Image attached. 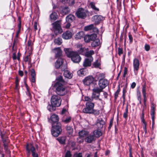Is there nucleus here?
I'll return each instance as SVG.
<instances>
[{
	"instance_id": "nucleus-18",
	"label": "nucleus",
	"mask_w": 157,
	"mask_h": 157,
	"mask_svg": "<svg viewBox=\"0 0 157 157\" xmlns=\"http://www.w3.org/2000/svg\"><path fill=\"white\" fill-rule=\"evenodd\" d=\"M133 65L134 71H137L139 68L140 63L138 59L136 58L134 59L133 62Z\"/></svg>"
},
{
	"instance_id": "nucleus-20",
	"label": "nucleus",
	"mask_w": 157,
	"mask_h": 157,
	"mask_svg": "<svg viewBox=\"0 0 157 157\" xmlns=\"http://www.w3.org/2000/svg\"><path fill=\"white\" fill-rule=\"evenodd\" d=\"M75 16L72 14H70L67 16L66 18V22H72L75 20Z\"/></svg>"
},
{
	"instance_id": "nucleus-1",
	"label": "nucleus",
	"mask_w": 157,
	"mask_h": 157,
	"mask_svg": "<svg viewBox=\"0 0 157 157\" xmlns=\"http://www.w3.org/2000/svg\"><path fill=\"white\" fill-rule=\"evenodd\" d=\"M56 80L57 82L54 86V87L56 89V92L59 95L63 96L65 95L67 92L65 88L63 86L65 81L62 77L60 75L57 78Z\"/></svg>"
},
{
	"instance_id": "nucleus-21",
	"label": "nucleus",
	"mask_w": 157,
	"mask_h": 157,
	"mask_svg": "<svg viewBox=\"0 0 157 157\" xmlns=\"http://www.w3.org/2000/svg\"><path fill=\"white\" fill-rule=\"evenodd\" d=\"M51 121L52 122V124H56L57 123H58V122L59 121V118L57 115L54 114L52 115L51 117Z\"/></svg>"
},
{
	"instance_id": "nucleus-53",
	"label": "nucleus",
	"mask_w": 157,
	"mask_h": 157,
	"mask_svg": "<svg viewBox=\"0 0 157 157\" xmlns=\"http://www.w3.org/2000/svg\"><path fill=\"white\" fill-rule=\"evenodd\" d=\"M85 56L87 57L86 58L87 59H90V57L93 58L92 56L90 55V54L89 53V52H86L85 53Z\"/></svg>"
},
{
	"instance_id": "nucleus-46",
	"label": "nucleus",
	"mask_w": 157,
	"mask_h": 157,
	"mask_svg": "<svg viewBox=\"0 0 157 157\" xmlns=\"http://www.w3.org/2000/svg\"><path fill=\"white\" fill-rule=\"evenodd\" d=\"M24 61L25 62H28L29 63H30V57L29 56H27L24 59Z\"/></svg>"
},
{
	"instance_id": "nucleus-19",
	"label": "nucleus",
	"mask_w": 157,
	"mask_h": 157,
	"mask_svg": "<svg viewBox=\"0 0 157 157\" xmlns=\"http://www.w3.org/2000/svg\"><path fill=\"white\" fill-rule=\"evenodd\" d=\"M63 63V60L61 58H59L55 63V67L57 69H58L61 66Z\"/></svg>"
},
{
	"instance_id": "nucleus-17",
	"label": "nucleus",
	"mask_w": 157,
	"mask_h": 157,
	"mask_svg": "<svg viewBox=\"0 0 157 157\" xmlns=\"http://www.w3.org/2000/svg\"><path fill=\"white\" fill-rule=\"evenodd\" d=\"M72 36V33L70 31H67L63 34L62 37L65 39L67 40L70 39Z\"/></svg>"
},
{
	"instance_id": "nucleus-41",
	"label": "nucleus",
	"mask_w": 157,
	"mask_h": 157,
	"mask_svg": "<svg viewBox=\"0 0 157 157\" xmlns=\"http://www.w3.org/2000/svg\"><path fill=\"white\" fill-rule=\"evenodd\" d=\"M91 114H94L95 116H98L99 114V111L98 110H95L94 109V108L93 109V110L91 112Z\"/></svg>"
},
{
	"instance_id": "nucleus-26",
	"label": "nucleus",
	"mask_w": 157,
	"mask_h": 157,
	"mask_svg": "<svg viewBox=\"0 0 157 157\" xmlns=\"http://www.w3.org/2000/svg\"><path fill=\"white\" fill-rule=\"evenodd\" d=\"M58 17V15L56 13L53 12L50 15V18L51 20L55 21L56 20Z\"/></svg>"
},
{
	"instance_id": "nucleus-36",
	"label": "nucleus",
	"mask_w": 157,
	"mask_h": 157,
	"mask_svg": "<svg viewBox=\"0 0 157 157\" xmlns=\"http://www.w3.org/2000/svg\"><path fill=\"white\" fill-rule=\"evenodd\" d=\"M94 25L93 24H91L88 26H86L84 27V30L85 31H87L93 29L94 28Z\"/></svg>"
},
{
	"instance_id": "nucleus-64",
	"label": "nucleus",
	"mask_w": 157,
	"mask_h": 157,
	"mask_svg": "<svg viewBox=\"0 0 157 157\" xmlns=\"http://www.w3.org/2000/svg\"><path fill=\"white\" fill-rule=\"evenodd\" d=\"M70 22H67V24L65 25V27L67 28H68L70 27Z\"/></svg>"
},
{
	"instance_id": "nucleus-35",
	"label": "nucleus",
	"mask_w": 157,
	"mask_h": 157,
	"mask_svg": "<svg viewBox=\"0 0 157 157\" xmlns=\"http://www.w3.org/2000/svg\"><path fill=\"white\" fill-rule=\"evenodd\" d=\"M94 136H95L96 137H98L102 135L101 132L98 130H95L94 132Z\"/></svg>"
},
{
	"instance_id": "nucleus-29",
	"label": "nucleus",
	"mask_w": 157,
	"mask_h": 157,
	"mask_svg": "<svg viewBox=\"0 0 157 157\" xmlns=\"http://www.w3.org/2000/svg\"><path fill=\"white\" fill-rule=\"evenodd\" d=\"M63 75L65 77L69 79L71 78L72 77V74L67 70L64 71Z\"/></svg>"
},
{
	"instance_id": "nucleus-37",
	"label": "nucleus",
	"mask_w": 157,
	"mask_h": 157,
	"mask_svg": "<svg viewBox=\"0 0 157 157\" xmlns=\"http://www.w3.org/2000/svg\"><path fill=\"white\" fill-rule=\"evenodd\" d=\"M66 130L69 134H71L73 132V129L70 126H67L66 128Z\"/></svg>"
},
{
	"instance_id": "nucleus-45",
	"label": "nucleus",
	"mask_w": 157,
	"mask_h": 157,
	"mask_svg": "<svg viewBox=\"0 0 157 157\" xmlns=\"http://www.w3.org/2000/svg\"><path fill=\"white\" fill-rule=\"evenodd\" d=\"M77 73L79 76H81L84 75V72L83 71V69H81L77 72Z\"/></svg>"
},
{
	"instance_id": "nucleus-32",
	"label": "nucleus",
	"mask_w": 157,
	"mask_h": 157,
	"mask_svg": "<svg viewBox=\"0 0 157 157\" xmlns=\"http://www.w3.org/2000/svg\"><path fill=\"white\" fill-rule=\"evenodd\" d=\"M60 143L62 144H65V143L66 137H59L57 139Z\"/></svg>"
},
{
	"instance_id": "nucleus-43",
	"label": "nucleus",
	"mask_w": 157,
	"mask_h": 157,
	"mask_svg": "<svg viewBox=\"0 0 157 157\" xmlns=\"http://www.w3.org/2000/svg\"><path fill=\"white\" fill-rule=\"evenodd\" d=\"M120 86L119 85L118 86V89L115 94V99L117 98L118 95L119 93V92H120Z\"/></svg>"
},
{
	"instance_id": "nucleus-58",
	"label": "nucleus",
	"mask_w": 157,
	"mask_h": 157,
	"mask_svg": "<svg viewBox=\"0 0 157 157\" xmlns=\"http://www.w3.org/2000/svg\"><path fill=\"white\" fill-rule=\"evenodd\" d=\"M137 95L138 97V100H140L141 99V95H140V92L139 91H137Z\"/></svg>"
},
{
	"instance_id": "nucleus-47",
	"label": "nucleus",
	"mask_w": 157,
	"mask_h": 157,
	"mask_svg": "<svg viewBox=\"0 0 157 157\" xmlns=\"http://www.w3.org/2000/svg\"><path fill=\"white\" fill-rule=\"evenodd\" d=\"M3 146L4 147V149L5 150L6 152L8 154H10V151L8 149V145H6L5 144H3Z\"/></svg>"
},
{
	"instance_id": "nucleus-62",
	"label": "nucleus",
	"mask_w": 157,
	"mask_h": 157,
	"mask_svg": "<svg viewBox=\"0 0 157 157\" xmlns=\"http://www.w3.org/2000/svg\"><path fill=\"white\" fill-rule=\"evenodd\" d=\"M92 29H93V31L95 33H98V29L97 28L94 27V28H93Z\"/></svg>"
},
{
	"instance_id": "nucleus-42",
	"label": "nucleus",
	"mask_w": 157,
	"mask_h": 157,
	"mask_svg": "<svg viewBox=\"0 0 157 157\" xmlns=\"http://www.w3.org/2000/svg\"><path fill=\"white\" fill-rule=\"evenodd\" d=\"M84 99L85 101H87V102H91L93 101V99L92 97L91 98H90L88 96H86L84 98Z\"/></svg>"
},
{
	"instance_id": "nucleus-24",
	"label": "nucleus",
	"mask_w": 157,
	"mask_h": 157,
	"mask_svg": "<svg viewBox=\"0 0 157 157\" xmlns=\"http://www.w3.org/2000/svg\"><path fill=\"white\" fill-rule=\"evenodd\" d=\"M35 72L33 69H32L31 71V78L30 81L31 82L34 83L35 82Z\"/></svg>"
},
{
	"instance_id": "nucleus-34",
	"label": "nucleus",
	"mask_w": 157,
	"mask_h": 157,
	"mask_svg": "<svg viewBox=\"0 0 157 157\" xmlns=\"http://www.w3.org/2000/svg\"><path fill=\"white\" fill-rule=\"evenodd\" d=\"M56 107L51 104V105H49L48 106L47 108L49 111L52 112L56 109Z\"/></svg>"
},
{
	"instance_id": "nucleus-11",
	"label": "nucleus",
	"mask_w": 157,
	"mask_h": 157,
	"mask_svg": "<svg viewBox=\"0 0 157 157\" xmlns=\"http://www.w3.org/2000/svg\"><path fill=\"white\" fill-rule=\"evenodd\" d=\"M92 19L95 25H97L101 21H103L104 19V17L101 15H96L92 17Z\"/></svg>"
},
{
	"instance_id": "nucleus-5",
	"label": "nucleus",
	"mask_w": 157,
	"mask_h": 157,
	"mask_svg": "<svg viewBox=\"0 0 157 157\" xmlns=\"http://www.w3.org/2000/svg\"><path fill=\"white\" fill-rule=\"evenodd\" d=\"M51 104L55 106L59 107L61 104L60 97L56 95H53L51 98Z\"/></svg>"
},
{
	"instance_id": "nucleus-25",
	"label": "nucleus",
	"mask_w": 157,
	"mask_h": 157,
	"mask_svg": "<svg viewBox=\"0 0 157 157\" xmlns=\"http://www.w3.org/2000/svg\"><path fill=\"white\" fill-rule=\"evenodd\" d=\"M100 44V40L99 39H95L93 40L91 44V46L92 47H95L99 45Z\"/></svg>"
},
{
	"instance_id": "nucleus-4",
	"label": "nucleus",
	"mask_w": 157,
	"mask_h": 157,
	"mask_svg": "<svg viewBox=\"0 0 157 157\" xmlns=\"http://www.w3.org/2000/svg\"><path fill=\"white\" fill-rule=\"evenodd\" d=\"M55 34L57 35L61 33L63 31L61 26V21H56L52 24Z\"/></svg>"
},
{
	"instance_id": "nucleus-15",
	"label": "nucleus",
	"mask_w": 157,
	"mask_h": 157,
	"mask_svg": "<svg viewBox=\"0 0 157 157\" xmlns=\"http://www.w3.org/2000/svg\"><path fill=\"white\" fill-rule=\"evenodd\" d=\"M93 59L90 57V59L86 58L83 63V66L85 67L90 66L91 62L93 61Z\"/></svg>"
},
{
	"instance_id": "nucleus-49",
	"label": "nucleus",
	"mask_w": 157,
	"mask_h": 157,
	"mask_svg": "<svg viewBox=\"0 0 157 157\" xmlns=\"http://www.w3.org/2000/svg\"><path fill=\"white\" fill-rule=\"evenodd\" d=\"M25 86L26 88L27 91L26 92V94L28 95L30 98L31 97V95L30 93L29 89L28 86L27 85H25Z\"/></svg>"
},
{
	"instance_id": "nucleus-48",
	"label": "nucleus",
	"mask_w": 157,
	"mask_h": 157,
	"mask_svg": "<svg viewBox=\"0 0 157 157\" xmlns=\"http://www.w3.org/2000/svg\"><path fill=\"white\" fill-rule=\"evenodd\" d=\"M142 92L143 94V96L146 95V86L144 85L143 86Z\"/></svg>"
},
{
	"instance_id": "nucleus-16",
	"label": "nucleus",
	"mask_w": 157,
	"mask_h": 157,
	"mask_svg": "<svg viewBox=\"0 0 157 157\" xmlns=\"http://www.w3.org/2000/svg\"><path fill=\"white\" fill-rule=\"evenodd\" d=\"M52 51L56 54V57L58 58L62 55V51L60 48H56L52 50Z\"/></svg>"
},
{
	"instance_id": "nucleus-7",
	"label": "nucleus",
	"mask_w": 157,
	"mask_h": 157,
	"mask_svg": "<svg viewBox=\"0 0 157 157\" xmlns=\"http://www.w3.org/2000/svg\"><path fill=\"white\" fill-rule=\"evenodd\" d=\"M92 90L93 93L92 94L91 97L93 99H98L99 100L101 101V99L99 98L100 93L102 92L101 90L100 89H99L98 87H97L93 89Z\"/></svg>"
},
{
	"instance_id": "nucleus-2",
	"label": "nucleus",
	"mask_w": 157,
	"mask_h": 157,
	"mask_svg": "<svg viewBox=\"0 0 157 157\" xmlns=\"http://www.w3.org/2000/svg\"><path fill=\"white\" fill-rule=\"evenodd\" d=\"M64 50L67 56L70 58L73 62L78 63L80 61L81 58L77 52L71 51L68 48H64Z\"/></svg>"
},
{
	"instance_id": "nucleus-51",
	"label": "nucleus",
	"mask_w": 157,
	"mask_h": 157,
	"mask_svg": "<svg viewBox=\"0 0 157 157\" xmlns=\"http://www.w3.org/2000/svg\"><path fill=\"white\" fill-rule=\"evenodd\" d=\"M74 157H82V153H76L74 155Z\"/></svg>"
},
{
	"instance_id": "nucleus-12",
	"label": "nucleus",
	"mask_w": 157,
	"mask_h": 157,
	"mask_svg": "<svg viewBox=\"0 0 157 157\" xmlns=\"http://www.w3.org/2000/svg\"><path fill=\"white\" fill-rule=\"evenodd\" d=\"M94 79V78L92 76H89L85 78L83 80V82L84 85L89 86L93 83Z\"/></svg>"
},
{
	"instance_id": "nucleus-61",
	"label": "nucleus",
	"mask_w": 157,
	"mask_h": 157,
	"mask_svg": "<svg viewBox=\"0 0 157 157\" xmlns=\"http://www.w3.org/2000/svg\"><path fill=\"white\" fill-rule=\"evenodd\" d=\"M83 138L79 137V138H78V141L79 143H81L83 142Z\"/></svg>"
},
{
	"instance_id": "nucleus-40",
	"label": "nucleus",
	"mask_w": 157,
	"mask_h": 157,
	"mask_svg": "<svg viewBox=\"0 0 157 157\" xmlns=\"http://www.w3.org/2000/svg\"><path fill=\"white\" fill-rule=\"evenodd\" d=\"M128 106L127 105L126 107L125 112L123 114V117L125 118H126L128 117Z\"/></svg>"
},
{
	"instance_id": "nucleus-52",
	"label": "nucleus",
	"mask_w": 157,
	"mask_h": 157,
	"mask_svg": "<svg viewBox=\"0 0 157 157\" xmlns=\"http://www.w3.org/2000/svg\"><path fill=\"white\" fill-rule=\"evenodd\" d=\"M144 48L146 51H148L150 49V46L149 45L146 44L144 46Z\"/></svg>"
},
{
	"instance_id": "nucleus-55",
	"label": "nucleus",
	"mask_w": 157,
	"mask_h": 157,
	"mask_svg": "<svg viewBox=\"0 0 157 157\" xmlns=\"http://www.w3.org/2000/svg\"><path fill=\"white\" fill-rule=\"evenodd\" d=\"M18 19L19 20V24L18 25V28L19 31H20L21 27V21H20V17H18Z\"/></svg>"
},
{
	"instance_id": "nucleus-3",
	"label": "nucleus",
	"mask_w": 157,
	"mask_h": 157,
	"mask_svg": "<svg viewBox=\"0 0 157 157\" xmlns=\"http://www.w3.org/2000/svg\"><path fill=\"white\" fill-rule=\"evenodd\" d=\"M62 131V129L60 123H57L55 124H52L51 132L53 136L56 137L58 136L61 133Z\"/></svg>"
},
{
	"instance_id": "nucleus-28",
	"label": "nucleus",
	"mask_w": 157,
	"mask_h": 157,
	"mask_svg": "<svg viewBox=\"0 0 157 157\" xmlns=\"http://www.w3.org/2000/svg\"><path fill=\"white\" fill-rule=\"evenodd\" d=\"M90 6L92 8L93 10H94L96 12L95 13V14L97 13V12H98L99 11V9L96 7L95 6V3L94 2H91L90 3Z\"/></svg>"
},
{
	"instance_id": "nucleus-54",
	"label": "nucleus",
	"mask_w": 157,
	"mask_h": 157,
	"mask_svg": "<svg viewBox=\"0 0 157 157\" xmlns=\"http://www.w3.org/2000/svg\"><path fill=\"white\" fill-rule=\"evenodd\" d=\"M128 37L130 43H132L133 41V38L131 34L130 33L128 34Z\"/></svg>"
},
{
	"instance_id": "nucleus-8",
	"label": "nucleus",
	"mask_w": 157,
	"mask_h": 157,
	"mask_svg": "<svg viewBox=\"0 0 157 157\" xmlns=\"http://www.w3.org/2000/svg\"><path fill=\"white\" fill-rule=\"evenodd\" d=\"M26 149L28 151V154L29 155L31 151L32 153L33 157H39L38 154L36 152L35 148L33 146L32 143L27 144L26 146Z\"/></svg>"
},
{
	"instance_id": "nucleus-33",
	"label": "nucleus",
	"mask_w": 157,
	"mask_h": 157,
	"mask_svg": "<svg viewBox=\"0 0 157 157\" xmlns=\"http://www.w3.org/2000/svg\"><path fill=\"white\" fill-rule=\"evenodd\" d=\"M79 47L80 48V49L78 50V52L79 54H83L86 49L85 48H82V45H79Z\"/></svg>"
},
{
	"instance_id": "nucleus-44",
	"label": "nucleus",
	"mask_w": 157,
	"mask_h": 157,
	"mask_svg": "<svg viewBox=\"0 0 157 157\" xmlns=\"http://www.w3.org/2000/svg\"><path fill=\"white\" fill-rule=\"evenodd\" d=\"M71 121V118L70 117H67L65 119H63L62 121L66 123H67Z\"/></svg>"
},
{
	"instance_id": "nucleus-10",
	"label": "nucleus",
	"mask_w": 157,
	"mask_h": 157,
	"mask_svg": "<svg viewBox=\"0 0 157 157\" xmlns=\"http://www.w3.org/2000/svg\"><path fill=\"white\" fill-rule=\"evenodd\" d=\"M76 14L79 18L84 19L86 16L85 11L82 8H79L78 9L76 12Z\"/></svg>"
},
{
	"instance_id": "nucleus-38",
	"label": "nucleus",
	"mask_w": 157,
	"mask_h": 157,
	"mask_svg": "<svg viewBox=\"0 0 157 157\" xmlns=\"http://www.w3.org/2000/svg\"><path fill=\"white\" fill-rule=\"evenodd\" d=\"M100 62H99L98 60H97L94 63L93 66L95 68H98L100 66Z\"/></svg>"
},
{
	"instance_id": "nucleus-6",
	"label": "nucleus",
	"mask_w": 157,
	"mask_h": 157,
	"mask_svg": "<svg viewBox=\"0 0 157 157\" xmlns=\"http://www.w3.org/2000/svg\"><path fill=\"white\" fill-rule=\"evenodd\" d=\"M94 106V103L87 102L86 104V107L83 108L82 111L86 113L91 114Z\"/></svg>"
},
{
	"instance_id": "nucleus-50",
	"label": "nucleus",
	"mask_w": 157,
	"mask_h": 157,
	"mask_svg": "<svg viewBox=\"0 0 157 157\" xmlns=\"http://www.w3.org/2000/svg\"><path fill=\"white\" fill-rule=\"evenodd\" d=\"M72 155L69 151H67L66 152L65 157H71Z\"/></svg>"
},
{
	"instance_id": "nucleus-14",
	"label": "nucleus",
	"mask_w": 157,
	"mask_h": 157,
	"mask_svg": "<svg viewBox=\"0 0 157 157\" xmlns=\"http://www.w3.org/2000/svg\"><path fill=\"white\" fill-rule=\"evenodd\" d=\"M151 119L152 120V125L153 126L154 124V119L155 116L154 114L155 113V108L154 104L152 103L151 105Z\"/></svg>"
},
{
	"instance_id": "nucleus-30",
	"label": "nucleus",
	"mask_w": 157,
	"mask_h": 157,
	"mask_svg": "<svg viewBox=\"0 0 157 157\" xmlns=\"http://www.w3.org/2000/svg\"><path fill=\"white\" fill-rule=\"evenodd\" d=\"M84 36V33L82 31H80L78 33L75 35V38L77 39H81Z\"/></svg>"
},
{
	"instance_id": "nucleus-39",
	"label": "nucleus",
	"mask_w": 157,
	"mask_h": 157,
	"mask_svg": "<svg viewBox=\"0 0 157 157\" xmlns=\"http://www.w3.org/2000/svg\"><path fill=\"white\" fill-rule=\"evenodd\" d=\"M2 142L3 144H5L6 145H8L7 144L9 143V140H8L7 137H6L3 139H2Z\"/></svg>"
},
{
	"instance_id": "nucleus-22",
	"label": "nucleus",
	"mask_w": 157,
	"mask_h": 157,
	"mask_svg": "<svg viewBox=\"0 0 157 157\" xmlns=\"http://www.w3.org/2000/svg\"><path fill=\"white\" fill-rule=\"evenodd\" d=\"M98 121L96 124L98 128L99 129L102 128L105 124V121L102 119H99Z\"/></svg>"
},
{
	"instance_id": "nucleus-63",
	"label": "nucleus",
	"mask_w": 157,
	"mask_h": 157,
	"mask_svg": "<svg viewBox=\"0 0 157 157\" xmlns=\"http://www.w3.org/2000/svg\"><path fill=\"white\" fill-rule=\"evenodd\" d=\"M34 28L35 31H36V30H37V22L36 21H35L34 22Z\"/></svg>"
},
{
	"instance_id": "nucleus-57",
	"label": "nucleus",
	"mask_w": 157,
	"mask_h": 157,
	"mask_svg": "<svg viewBox=\"0 0 157 157\" xmlns=\"http://www.w3.org/2000/svg\"><path fill=\"white\" fill-rule=\"evenodd\" d=\"M127 69L126 67H125L124 70V73L123 77H125L127 73Z\"/></svg>"
},
{
	"instance_id": "nucleus-31",
	"label": "nucleus",
	"mask_w": 157,
	"mask_h": 157,
	"mask_svg": "<svg viewBox=\"0 0 157 157\" xmlns=\"http://www.w3.org/2000/svg\"><path fill=\"white\" fill-rule=\"evenodd\" d=\"M54 43L57 45H60L62 43V39L61 38L58 37L57 38L55 39L54 40Z\"/></svg>"
},
{
	"instance_id": "nucleus-27",
	"label": "nucleus",
	"mask_w": 157,
	"mask_h": 157,
	"mask_svg": "<svg viewBox=\"0 0 157 157\" xmlns=\"http://www.w3.org/2000/svg\"><path fill=\"white\" fill-rule=\"evenodd\" d=\"M78 134L80 137L83 138L88 135L89 132L85 130H82L79 132Z\"/></svg>"
},
{
	"instance_id": "nucleus-59",
	"label": "nucleus",
	"mask_w": 157,
	"mask_h": 157,
	"mask_svg": "<svg viewBox=\"0 0 157 157\" xmlns=\"http://www.w3.org/2000/svg\"><path fill=\"white\" fill-rule=\"evenodd\" d=\"M85 157H92V155L91 153H87L85 154Z\"/></svg>"
},
{
	"instance_id": "nucleus-13",
	"label": "nucleus",
	"mask_w": 157,
	"mask_h": 157,
	"mask_svg": "<svg viewBox=\"0 0 157 157\" xmlns=\"http://www.w3.org/2000/svg\"><path fill=\"white\" fill-rule=\"evenodd\" d=\"M97 37L96 34H93L90 35H86L84 37V40L86 42L88 43L94 40Z\"/></svg>"
},
{
	"instance_id": "nucleus-56",
	"label": "nucleus",
	"mask_w": 157,
	"mask_h": 157,
	"mask_svg": "<svg viewBox=\"0 0 157 157\" xmlns=\"http://www.w3.org/2000/svg\"><path fill=\"white\" fill-rule=\"evenodd\" d=\"M123 53V50L122 48H118V54L119 55H121Z\"/></svg>"
},
{
	"instance_id": "nucleus-23",
	"label": "nucleus",
	"mask_w": 157,
	"mask_h": 157,
	"mask_svg": "<svg viewBox=\"0 0 157 157\" xmlns=\"http://www.w3.org/2000/svg\"><path fill=\"white\" fill-rule=\"evenodd\" d=\"M94 140V137L93 135H90L84 139L85 141L88 143H92Z\"/></svg>"
},
{
	"instance_id": "nucleus-9",
	"label": "nucleus",
	"mask_w": 157,
	"mask_h": 157,
	"mask_svg": "<svg viewBox=\"0 0 157 157\" xmlns=\"http://www.w3.org/2000/svg\"><path fill=\"white\" fill-rule=\"evenodd\" d=\"M98 86L99 88V89L101 90L102 91L103 89L105 88L108 84V81L105 79L103 78H100L98 81Z\"/></svg>"
},
{
	"instance_id": "nucleus-60",
	"label": "nucleus",
	"mask_w": 157,
	"mask_h": 157,
	"mask_svg": "<svg viewBox=\"0 0 157 157\" xmlns=\"http://www.w3.org/2000/svg\"><path fill=\"white\" fill-rule=\"evenodd\" d=\"M113 122V120L111 119L109 125V129L111 128V127L112 126Z\"/></svg>"
}]
</instances>
